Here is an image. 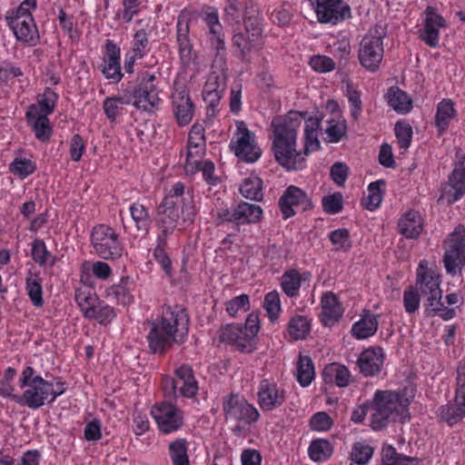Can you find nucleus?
Listing matches in <instances>:
<instances>
[{
  "instance_id": "f257e3e1",
  "label": "nucleus",
  "mask_w": 465,
  "mask_h": 465,
  "mask_svg": "<svg viewBox=\"0 0 465 465\" xmlns=\"http://www.w3.org/2000/svg\"><path fill=\"white\" fill-rule=\"evenodd\" d=\"M302 118V114L291 111L285 115L275 116L271 123L272 150L275 161L289 172L305 167V158L296 148L298 129Z\"/></svg>"
},
{
  "instance_id": "f03ea898",
  "label": "nucleus",
  "mask_w": 465,
  "mask_h": 465,
  "mask_svg": "<svg viewBox=\"0 0 465 465\" xmlns=\"http://www.w3.org/2000/svg\"><path fill=\"white\" fill-rule=\"evenodd\" d=\"M150 324L147 336L150 351L163 354L173 343L182 342L188 334L189 315L182 306H168L163 309L161 320Z\"/></svg>"
},
{
  "instance_id": "7ed1b4c3",
  "label": "nucleus",
  "mask_w": 465,
  "mask_h": 465,
  "mask_svg": "<svg viewBox=\"0 0 465 465\" xmlns=\"http://www.w3.org/2000/svg\"><path fill=\"white\" fill-rule=\"evenodd\" d=\"M197 213L193 192L185 191L183 183L172 186L157 208V225L164 234H172L179 220L193 223Z\"/></svg>"
},
{
  "instance_id": "20e7f679",
  "label": "nucleus",
  "mask_w": 465,
  "mask_h": 465,
  "mask_svg": "<svg viewBox=\"0 0 465 465\" xmlns=\"http://www.w3.org/2000/svg\"><path fill=\"white\" fill-rule=\"evenodd\" d=\"M410 397L407 391H377L370 406L372 410L371 427L380 430L390 422H405L410 419Z\"/></svg>"
},
{
  "instance_id": "39448f33",
  "label": "nucleus",
  "mask_w": 465,
  "mask_h": 465,
  "mask_svg": "<svg viewBox=\"0 0 465 465\" xmlns=\"http://www.w3.org/2000/svg\"><path fill=\"white\" fill-rule=\"evenodd\" d=\"M385 33L381 26H375L366 35L359 48L361 64L370 72H376L383 57V37Z\"/></svg>"
},
{
  "instance_id": "423d86ee",
  "label": "nucleus",
  "mask_w": 465,
  "mask_h": 465,
  "mask_svg": "<svg viewBox=\"0 0 465 465\" xmlns=\"http://www.w3.org/2000/svg\"><path fill=\"white\" fill-rule=\"evenodd\" d=\"M91 240L95 252L103 259L114 260L123 254L124 247L118 240V234L110 226L104 224L94 226Z\"/></svg>"
},
{
  "instance_id": "0eeeda50",
  "label": "nucleus",
  "mask_w": 465,
  "mask_h": 465,
  "mask_svg": "<svg viewBox=\"0 0 465 465\" xmlns=\"http://www.w3.org/2000/svg\"><path fill=\"white\" fill-rule=\"evenodd\" d=\"M176 379L165 377L163 380V389L166 397L176 398L178 395L191 398L197 391L198 385L193 370L189 365H182L175 371Z\"/></svg>"
},
{
  "instance_id": "6e6552de",
  "label": "nucleus",
  "mask_w": 465,
  "mask_h": 465,
  "mask_svg": "<svg viewBox=\"0 0 465 465\" xmlns=\"http://www.w3.org/2000/svg\"><path fill=\"white\" fill-rule=\"evenodd\" d=\"M155 76L144 73L136 86H128L124 92L131 97V104L138 109L149 111L160 101L158 90L153 84Z\"/></svg>"
},
{
  "instance_id": "1a4fd4ad",
  "label": "nucleus",
  "mask_w": 465,
  "mask_h": 465,
  "mask_svg": "<svg viewBox=\"0 0 465 465\" xmlns=\"http://www.w3.org/2000/svg\"><path fill=\"white\" fill-rule=\"evenodd\" d=\"M420 262L417 271V280L414 288L418 289L426 311L429 306L438 304L442 298V291L440 288V275L432 271H428Z\"/></svg>"
},
{
  "instance_id": "9d476101",
  "label": "nucleus",
  "mask_w": 465,
  "mask_h": 465,
  "mask_svg": "<svg viewBox=\"0 0 465 465\" xmlns=\"http://www.w3.org/2000/svg\"><path fill=\"white\" fill-rule=\"evenodd\" d=\"M225 420L229 421H242L252 424L258 420L260 414L255 407L238 394L231 393L223 402Z\"/></svg>"
},
{
  "instance_id": "9b49d317",
  "label": "nucleus",
  "mask_w": 465,
  "mask_h": 465,
  "mask_svg": "<svg viewBox=\"0 0 465 465\" xmlns=\"http://www.w3.org/2000/svg\"><path fill=\"white\" fill-rule=\"evenodd\" d=\"M448 273L455 275L465 266V230L459 226L450 234L449 247L443 257Z\"/></svg>"
},
{
  "instance_id": "f8f14e48",
  "label": "nucleus",
  "mask_w": 465,
  "mask_h": 465,
  "mask_svg": "<svg viewBox=\"0 0 465 465\" xmlns=\"http://www.w3.org/2000/svg\"><path fill=\"white\" fill-rule=\"evenodd\" d=\"M27 387L22 395L13 396V401L33 410L42 407L46 401L49 402L52 382L36 375Z\"/></svg>"
},
{
  "instance_id": "ddd939ff",
  "label": "nucleus",
  "mask_w": 465,
  "mask_h": 465,
  "mask_svg": "<svg viewBox=\"0 0 465 465\" xmlns=\"http://www.w3.org/2000/svg\"><path fill=\"white\" fill-rule=\"evenodd\" d=\"M310 1L320 23L336 25L351 16L350 5L342 0Z\"/></svg>"
},
{
  "instance_id": "4468645a",
  "label": "nucleus",
  "mask_w": 465,
  "mask_h": 465,
  "mask_svg": "<svg viewBox=\"0 0 465 465\" xmlns=\"http://www.w3.org/2000/svg\"><path fill=\"white\" fill-rule=\"evenodd\" d=\"M237 132L240 135L235 145H232L235 155L243 162L254 163L261 156L262 151L255 143L254 134L248 130L243 122L237 123Z\"/></svg>"
},
{
  "instance_id": "2eb2a0df",
  "label": "nucleus",
  "mask_w": 465,
  "mask_h": 465,
  "mask_svg": "<svg viewBox=\"0 0 465 465\" xmlns=\"http://www.w3.org/2000/svg\"><path fill=\"white\" fill-rule=\"evenodd\" d=\"M280 210L284 219L295 214L294 207L302 212L312 208V202L307 193L297 186L290 185L279 200Z\"/></svg>"
},
{
  "instance_id": "dca6fc26",
  "label": "nucleus",
  "mask_w": 465,
  "mask_h": 465,
  "mask_svg": "<svg viewBox=\"0 0 465 465\" xmlns=\"http://www.w3.org/2000/svg\"><path fill=\"white\" fill-rule=\"evenodd\" d=\"M151 412L160 430L163 433L177 430L183 425L182 415L177 408L170 402L163 401L161 405L154 406Z\"/></svg>"
},
{
  "instance_id": "f3484780",
  "label": "nucleus",
  "mask_w": 465,
  "mask_h": 465,
  "mask_svg": "<svg viewBox=\"0 0 465 465\" xmlns=\"http://www.w3.org/2000/svg\"><path fill=\"white\" fill-rule=\"evenodd\" d=\"M173 111L179 125H187L193 119L194 104L185 85H175L172 94Z\"/></svg>"
},
{
  "instance_id": "a211bd4d",
  "label": "nucleus",
  "mask_w": 465,
  "mask_h": 465,
  "mask_svg": "<svg viewBox=\"0 0 465 465\" xmlns=\"http://www.w3.org/2000/svg\"><path fill=\"white\" fill-rule=\"evenodd\" d=\"M220 341L232 344L239 351L250 353L255 350V341H251L241 325L227 324L220 330Z\"/></svg>"
},
{
  "instance_id": "6ab92c4d",
  "label": "nucleus",
  "mask_w": 465,
  "mask_h": 465,
  "mask_svg": "<svg viewBox=\"0 0 465 465\" xmlns=\"http://www.w3.org/2000/svg\"><path fill=\"white\" fill-rule=\"evenodd\" d=\"M284 391L278 388L275 382L262 380L258 391V402L263 411H272L283 404Z\"/></svg>"
},
{
  "instance_id": "aec40b11",
  "label": "nucleus",
  "mask_w": 465,
  "mask_h": 465,
  "mask_svg": "<svg viewBox=\"0 0 465 465\" xmlns=\"http://www.w3.org/2000/svg\"><path fill=\"white\" fill-rule=\"evenodd\" d=\"M425 15L424 28L420 31V37L429 46L436 47L439 44V28L445 27V19L432 6L426 8Z\"/></svg>"
},
{
  "instance_id": "412c9836",
  "label": "nucleus",
  "mask_w": 465,
  "mask_h": 465,
  "mask_svg": "<svg viewBox=\"0 0 465 465\" xmlns=\"http://www.w3.org/2000/svg\"><path fill=\"white\" fill-rule=\"evenodd\" d=\"M6 23L20 42L35 46L39 42V34L34 17L25 16L23 20L14 21L5 17Z\"/></svg>"
},
{
  "instance_id": "4be33fe9",
  "label": "nucleus",
  "mask_w": 465,
  "mask_h": 465,
  "mask_svg": "<svg viewBox=\"0 0 465 465\" xmlns=\"http://www.w3.org/2000/svg\"><path fill=\"white\" fill-rule=\"evenodd\" d=\"M384 361L381 347H371L364 350L359 356L357 365L360 371L366 377L380 373Z\"/></svg>"
},
{
  "instance_id": "5701e85b",
  "label": "nucleus",
  "mask_w": 465,
  "mask_h": 465,
  "mask_svg": "<svg viewBox=\"0 0 465 465\" xmlns=\"http://www.w3.org/2000/svg\"><path fill=\"white\" fill-rule=\"evenodd\" d=\"M189 17L181 13L176 25V38L179 46V54L183 64H188L192 59V44L189 39Z\"/></svg>"
},
{
  "instance_id": "b1692460",
  "label": "nucleus",
  "mask_w": 465,
  "mask_h": 465,
  "mask_svg": "<svg viewBox=\"0 0 465 465\" xmlns=\"http://www.w3.org/2000/svg\"><path fill=\"white\" fill-rule=\"evenodd\" d=\"M25 118L28 124H32L33 131L38 140L42 142L49 141L53 133L51 123L48 116L39 114L36 104H31L28 107Z\"/></svg>"
},
{
  "instance_id": "393cba45",
  "label": "nucleus",
  "mask_w": 465,
  "mask_h": 465,
  "mask_svg": "<svg viewBox=\"0 0 465 465\" xmlns=\"http://www.w3.org/2000/svg\"><path fill=\"white\" fill-rule=\"evenodd\" d=\"M322 322L324 326H332L342 315V308L337 296L325 292L322 297Z\"/></svg>"
},
{
  "instance_id": "a878e982",
  "label": "nucleus",
  "mask_w": 465,
  "mask_h": 465,
  "mask_svg": "<svg viewBox=\"0 0 465 465\" xmlns=\"http://www.w3.org/2000/svg\"><path fill=\"white\" fill-rule=\"evenodd\" d=\"M399 232L408 239H416L422 231V219L417 211L405 213L398 223Z\"/></svg>"
},
{
  "instance_id": "bb28decb",
  "label": "nucleus",
  "mask_w": 465,
  "mask_h": 465,
  "mask_svg": "<svg viewBox=\"0 0 465 465\" xmlns=\"http://www.w3.org/2000/svg\"><path fill=\"white\" fill-rule=\"evenodd\" d=\"M361 318L351 328L352 335L358 340L367 339L375 334L378 330V316L363 310Z\"/></svg>"
},
{
  "instance_id": "cd10ccee",
  "label": "nucleus",
  "mask_w": 465,
  "mask_h": 465,
  "mask_svg": "<svg viewBox=\"0 0 465 465\" xmlns=\"http://www.w3.org/2000/svg\"><path fill=\"white\" fill-rule=\"evenodd\" d=\"M244 30L246 34L252 35V41L255 42L257 39H262V25L259 17V10L252 2L245 5L243 15Z\"/></svg>"
},
{
  "instance_id": "c85d7f7f",
  "label": "nucleus",
  "mask_w": 465,
  "mask_h": 465,
  "mask_svg": "<svg viewBox=\"0 0 465 465\" xmlns=\"http://www.w3.org/2000/svg\"><path fill=\"white\" fill-rule=\"evenodd\" d=\"M322 378L325 383H335L339 387H346L350 383L351 373L345 366L331 363L324 368Z\"/></svg>"
},
{
  "instance_id": "c756f323",
  "label": "nucleus",
  "mask_w": 465,
  "mask_h": 465,
  "mask_svg": "<svg viewBox=\"0 0 465 465\" xmlns=\"http://www.w3.org/2000/svg\"><path fill=\"white\" fill-rule=\"evenodd\" d=\"M252 35L244 32L235 33L232 36V44L239 50L238 57L243 63H249V54L252 50L258 48L262 44V39H257L255 42L252 41Z\"/></svg>"
},
{
  "instance_id": "7c9ffc66",
  "label": "nucleus",
  "mask_w": 465,
  "mask_h": 465,
  "mask_svg": "<svg viewBox=\"0 0 465 465\" xmlns=\"http://www.w3.org/2000/svg\"><path fill=\"white\" fill-rule=\"evenodd\" d=\"M386 99L390 106L396 112L407 114L412 108V101L409 95L397 86L389 88Z\"/></svg>"
},
{
  "instance_id": "2f4dec72",
  "label": "nucleus",
  "mask_w": 465,
  "mask_h": 465,
  "mask_svg": "<svg viewBox=\"0 0 465 465\" xmlns=\"http://www.w3.org/2000/svg\"><path fill=\"white\" fill-rule=\"evenodd\" d=\"M262 210L259 205L242 202L236 206L237 231L239 225L243 223H254L261 220Z\"/></svg>"
},
{
  "instance_id": "473e14b6",
  "label": "nucleus",
  "mask_w": 465,
  "mask_h": 465,
  "mask_svg": "<svg viewBox=\"0 0 465 465\" xmlns=\"http://www.w3.org/2000/svg\"><path fill=\"white\" fill-rule=\"evenodd\" d=\"M456 116V110L454 109L453 103L450 99H443L438 104L437 112L435 115V125L440 134H443L450 122Z\"/></svg>"
},
{
  "instance_id": "72a5a7b5",
  "label": "nucleus",
  "mask_w": 465,
  "mask_h": 465,
  "mask_svg": "<svg viewBox=\"0 0 465 465\" xmlns=\"http://www.w3.org/2000/svg\"><path fill=\"white\" fill-rule=\"evenodd\" d=\"M381 465H417L418 459L399 453L391 445H384L381 449Z\"/></svg>"
},
{
  "instance_id": "f704fd0d",
  "label": "nucleus",
  "mask_w": 465,
  "mask_h": 465,
  "mask_svg": "<svg viewBox=\"0 0 465 465\" xmlns=\"http://www.w3.org/2000/svg\"><path fill=\"white\" fill-rule=\"evenodd\" d=\"M130 104L131 97L124 91L122 95L106 97L103 103V109L108 120L114 123L123 109V105Z\"/></svg>"
},
{
  "instance_id": "c9c22d12",
  "label": "nucleus",
  "mask_w": 465,
  "mask_h": 465,
  "mask_svg": "<svg viewBox=\"0 0 465 465\" xmlns=\"http://www.w3.org/2000/svg\"><path fill=\"white\" fill-rule=\"evenodd\" d=\"M455 404H446L440 407V416L441 420L453 425L465 415V400L455 397Z\"/></svg>"
},
{
  "instance_id": "e433bc0d",
  "label": "nucleus",
  "mask_w": 465,
  "mask_h": 465,
  "mask_svg": "<svg viewBox=\"0 0 465 465\" xmlns=\"http://www.w3.org/2000/svg\"><path fill=\"white\" fill-rule=\"evenodd\" d=\"M333 452V447L328 440H313L308 449L310 458L316 462H321L329 459Z\"/></svg>"
},
{
  "instance_id": "4c0bfd02",
  "label": "nucleus",
  "mask_w": 465,
  "mask_h": 465,
  "mask_svg": "<svg viewBox=\"0 0 465 465\" xmlns=\"http://www.w3.org/2000/svg\"><path fill=\"white\" fill-rule=\"evenodd\" d=\"M240 193L246 199L262 201L263 198L262 181L259 177L246 178L240 187Z\"/></svg>"
},
{
  "instance_id": "58836bf2",
  "label": "nucleus",
  "mask_w": 465,
  "mask_h": 465,
  "mask_svg": "<svg viewBox=\"0 0 465 465\" xmlns=\"http://www.w3.org/2000/svg\"><path fill=\"white\" fill-rule=\"evenodd\" d=\"M314 366L311 357L299 356L297 366V381L302 386H308L314 378Z\"/></svg>"
},
{
  "instance_id": "ea45409f",
  "label": "nucleus",
  "mask_w": 465,
  "mask_h": 465,
  "mask_svg": "<svg viewBox=\"0 0 465 465\" xmlns=\"http://www.w3.org/2000/svg\"><path fill=\"white\" fill-rule=\"evenodd\" d=\"M169 452L173 465H190L185 439L172 441L169 444Z\"/></svg>"
},
{
  "instance_id": "a19ab883",
  "label": "nucleus",
  "mask_w": 465,
  "mask_h": 465,
  "mask_svg": "<svg viewBox=\"0 0 465 465\" xmlns=\"http://www.w3.org/2000/svg\"><path fill=\"white\" fill-rule=\"evenodd\" d=\"M129 278H122L120 283L114 284L107 290L108 297L115 300L118 303L127 305L133 302V296L127 287Z\"/></svg>"
},
{
  "instance_id": "79ce46f5",
  "label": "nucleus",
  "mask_w": 465,
  "mask_h": 465,
  "mask_svg": "<svg viewBox=\"0 0 465 465\" xmlns=\"http://www.w3.org/2000/svg\"><path fill=\"white\" fill-rule=\"evenodd\" d=\"M58 94L50 87H46L43 94H38L37 103L38 112L41 115L48 116L55 107Z\"/></svg>"
},
{
  "instance_id": "37998d69",
  "label": "nucleus",
  "mask_w": 465,
  "mask_h": 465,
  "mask_svg": "<svg viewBox=\"0 0 465 465\" xmlns=\"http://www.w3.org/2000/svg\"><path fill=\"white\" fill-rule=\"evenodd\" d=\"M193 139V136H189L188 152L184 163V170L187 173H194L196 172L200 164V161L198 159H194V157L200 158L203 153L201 144L199 143H194Z\"/></svg>"
},
{
  "instance_id": "c03bdc74",
  "label": "nucleus",
  "mask_w": 465,
  "mask_h": 465,
  "mask_svg": "<svg viewBox=\"0 0 465 465\" xmlns=\"http://www.w3.org/2000/svg\"><path fill=\"white\" fill-rule=\"evenodd\" d=\"M130 213L137 229L140 231H147L151 223V217L147 208L143 203H134L130 206Z\"/></svg>"
},
{
  "instance_id": "a18cd8bd",
  "label": "nucleus",
  "mask_w": 465,
  "mask_h": 465,
  "mask_svg": "<svg viewBox=\"0 0 465 465\" xmlns=\"http://www.w3.org/2000/svg\"><path fill=\"white\" fill-rule=\"evenodd\" d=\"M282 291L289 297H294L301 287V275L296 270L285 272L281 282Z\"/></svg>"
},
{
  "instance_id": "49530a36",
  "label": "nucleus",
  "mask_w": 465,
  "mask_h": 465,
  "mask_svg": "<svg viewBox=\"0 0 465 465\" xmlns=\"http://www.w3.org/2000/svg\"><path fill=\"white\" fill-rule=\"evenodd\" d=\"M75 301L84 312V317L87 318L89 314L94 312V308L96 303H98L99 299L97 295L91 291H77L75 293Z\"/></svg>"
},
{
  "instance_id": "de8ad7c7",
  "label": "nucleus",
  "mask_w": 465,
  "mask_h": 465,
  "mask_svg": "<svg viewBox=\"0 0 465 465\" xmlns=\"http://www.w3.org/2000/svg\"><path fill=\"white\" fill-rule=\"evenodd\" d=\"M170 234L160 232L157 238V245L153 251L155 260L162 265L163 269L169 274L171 272V260L165 252L167 238Z\"/></svg>"
},
{
  "instance_id": "09e8293b",
  "label": "nucleus",
  "mask_w": 465,
  "mask_h": 465,
  "mask_svg": "<svg viewBox=\"0 0 465 465\" xmlns=\"http://www.w3.org/2000/svg\"><path fill=\"white\" fill-rule=\"evenodd\" d=\"M329 239L335 252H347L351 247V242L350 240V232L348 229L341 228L337 229L330 232Z\"/></svg>"
},
{
  "instance_id": "8fccbe9b",
  "label": "nucleus",
  "mask_w": 465,
  "mask_h": 465,
  "mask_svg": "<svg viewBox=\"0 0 465 465\" xmlns=\"http://www.w3.org/2000/svg\"><path fill=\"white\" fill-rule=\"evenodd\" d=\"M346 96L351 106V115L353 121L357 122L362 111V103L360 92L354 88L351 83L347 84Z\"/></svg>"
},
{
  "instance_id": "3c124183",
  "label": "nucleus",
  "mask_w": 465,
  "mask_h": 465,
  "mask_svg": "<svg viewBox=\"0 0 465 465\" xmlns=\"http://www.w3.org/2000/svg\"><path fill=\"white\" fill-rule=\"evenodd\" d=\"M288 327L290 335L295 340L304 339L310 332V322L304 316L292 318Z\"/></svg>"
},
{
  "instance_id": "603ef678",
  "label": "nucleus",
  "mask_w": 465,
  "mask_h": 465,
  "mask_svg": "<svg viewBox=\"0 0 465 465\" xmlns=\"http://www.w3.org/2000/svg\"><path fill=\"white\" fill-rule=\"evenodd\" d=\"M395 135L401 149L407 150L412 139V128L406 122H397L395 124Z\"/></svg>"
},
{
  "instance_id": "864d4df0",
  "label": "nucleus",
  "mask_w": 465,
  "mask_h": 465,
  "mask_svg": "<svg viewBox=\"0 0 465 465\" xmlns=\"http://www.w3.org/2000/svg\"><path fill=\"white\" fill-rule=\"evenodd\" d=\"M263 307L271 322H274L281 311L280 297L276 291L270 292L265 295Z\"/></svg>"
},
{
  "instance_id": "5fc2aeb1",
  "label": "nucleus",
  "mask_w": 465,
  "mask_h": 465,
  "mask_svg": "<svg viewBox=\"0 0 465 465\" xmlns=\"http://www.w3.org/2000/svg\"><path fill=\"white\" fill-rule=\"evenodd\" d=\"M342 207L343 198L341 193H334L322 198V208L327 213L336 214L342 210Z\"/></svg>"
},
{
  "instance_id": "6e6d98bb",
  "label": "nucleus",
  "mask_w": 465,
  "mask_h": 465,
  "mask_svg": "<svg viewBox=\"0 0 465 465\" xmlns=\"http://www.w3.org/2000/svg\"><path fill=\"white\" fill-rule=\"evenodd\" d=\"M36 8V0H24L15 10H10L5 17H11L14 21L23 20L25 16L33 17L30 10Z\"/></svg>"
},
{
  "instance_id": "4d7b16f0",
  "label": "nucleus",
  "mask_w": 465,
  "mask_h": 465,
  "mask_svg": "<svg viewBox=\"0 0 465 465\" xmlns=\"http://www.w3.org/2000/svg\"><path fill=\"white\" fill-rule=\"evenodd\" d=\"M373 454V450L369 445L355 443L352 447L351 459L359 465L366 464Z\"/></svg>"
},
{
  "instance_id": "13d9d810",
  "label": "nucleus",
  "mask_w": 465,
  "mask_h": 465,
  "mask_svg": "<svg viewBox=\"0 0 465 465\" xmlns=\"http://www.w3.org/2000/svg\"><path fill=\"white\" fill-rule=\"evenodd\" d=\"M94 312L89 314L87 318L94 319L100 323H108L115 317V312L114 308L109 305H103L99 301L94 308Z\"/></svg>"
},
{
  "instance_id": "bf43d9fd",
  "label": "nucleus",
  "mask_w": 465,
  "mask_h": 465,
  "mask_svg": "<svg viewBox=\"0 0 465 465\" xmlns=\"http://www.w3.org/2000/svg\"><path fill=\"white\" fill-rule=\"evenodd\" d=\"M350 168L345 163L336 162L330 168V176L338 186H344Z\"/></svg>"
},
{
  "instance_id": "052dcab7",
  "label": "nucleus",
  "mask_w": 465,
  "mask_h": 465,
  "mask_svg": "<svg viewBox=\"0 0 465 465\" xmlns=\"http://www.w3.org/2000/svg\"><path fill=\"white\" fill-rule=\"evenodd\" d=\"M421 297L418 292V289L413 286H410L404 291L403 293V304L405 311L409 313L415 312L420 305Z\"/></svg>"
},
{
  "instance_id": "680f3d73",
  "label": "nucleus",
  "mask_w": 465,
  "mask_h": 465,
  "mask_svg": "<svg viewBox=\"0 0 465 465\" xmlns=\"http://www.w3.org/2000/svg\"><path fill=\"white\" fill-rule=\"evenodd\" d=\"M250 309V301L247 294H241L226 303L227 312L235 317L239 311L247 312Z\"/></svg>"
},
{
  "instance_id": "e2e57ef3",
  "label": "nucleus",
  "mask_w": 465,
  "mask_h": 465,
  "mask_svg": "<svg viewBox=\"0 0 465 465\" xmlns=\"http://www.w3.org/2000/svg\"><path fill=\"white\" fill-rule=\"evenodd\" d=\"M27 293L35 307H41L44 303L42 285L39 280L28 278L26 280Z\"/></svg>"
},
{
  "instance_id": "0e129e2a",
  "label": "nucleus",
  "mask_w": 465,
  "mask_h": 465,
  "mask_svg": "<svg viewBox=\"0 0 465 465\" xmlns=\"http://www.w3.org/2000/svg\"><path fill=\"white\" fill-rule=\"evenodd\" d=\"M35 166L31 160L16 158L10 165V170L22 178L35 172Z\"/></svg>"
},
{
  "instance_id": "69168bd1",
  "label": "nucleus",
  "mask_w": 465,
  "mask_h": 465,
  "mask_svg": "<svg viewBox=\"0 0 465 465\" xmlns=\"http://www.w3.org/2000/svg\"><path fill=\"white\" fill-rule=\"evenodd\" d=\"M51 256L50 252L46 250L44 241L36 239L32 243V258L39 265H45Z\"/></svg>"
},
{
  "instance_id": "338daca9",
  "label": "nucleus",
  "mask_w": 465,
  "mask_h": 465,
  "mask_svg": "<svg viewBox=\"0 0 465 465\" xmlns=\"http://www.w3.org/2000/svg\"><path fill=\"white\" fill-rule=\"evenodd\" d=\"M309 64L314 71L321 73L331 72L335 68L333 60L324 55L312 56Z\"/></svg>"
},
{
  "instance_id": "774afa93",
  "label": "nucleus",
  "mask_w": 465,
  "mask_h": 465,
  "mask_svg": "<svg viewBox=\"0 0 465 465\" xmlns=\"http://www.w3.org/2000/svg\"><path fill=\"white\" fill-rule=\"evenodd\" d=\"M310 425L312 430H326L331 427L332 421L328 413L320 411L312 417Z\"/></svg>"
}]
</instances>
